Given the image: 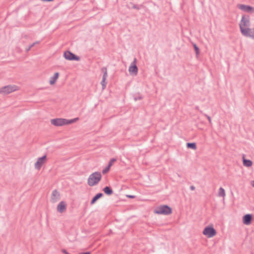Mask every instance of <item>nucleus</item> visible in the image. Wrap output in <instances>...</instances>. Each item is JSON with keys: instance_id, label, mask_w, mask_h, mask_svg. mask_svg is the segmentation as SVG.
Here are the masks:
<instances>
[{"instance_id": "29", "label": "nucleus", "mask_w": 254, "mask_h": 254, "mask_svg": "<svg viewBox=\"0 0 254 254\" xmlns=\"http://www.w3.org/2000/svg\"><path fill=\"white\" fill-rule=\"evenodd\" d=\"M31 48L29 46V47L26 48L25 49V51L26 52H28L31 50Z\"/></svg>"}, {"instance_id": "22", "label": "nucleus", "mask_w": 254, "mask_h": 254, "mask_svg": "<svg viewBox=\"0 0 254 254\" xmlns=\"http://www.w3.org/2000/svg\"><path fill=\"white\" fill-rule=\"evenodd\" d=\"M129 4H130L131 5V8H132L136 9H137V10L140 9L141 7L142 6V5H136V4L132 3V2H130L129 3Z\"/></svg>"}, {"instance_id": "11", "label": "nucleus", "mask_w": 254, "mask_h": 254, "mask_svg": "<svg viewBox=\"0 0 254 254\" xmlns=\"http://www.w3.org/2000/svg\"><path fill=\"white\" fill-rule=\"evenodd\" d=\"M240 30L241 33L244 36L252 38V29H251L249 27H245L241 28Z\"/></svg>"}, {"instance_id": "24", "label": "nucleus", "mask_w": 254, "mask_h": 254, "mask_svg": "<svg viewBox=\"0 0 254 254\" xmlns=\"http://www.w3.org/2000/svg\"><path fill=\"white\" fill-rule=\"evenodd\" d=\"M116 161V159H115V158H112V159L110 160V161H109V163H108V165L110 167H111L113 165V163H114V162H115Z\"/></svg>"}, {"instance_id": "14", "label": "nucleus", "mask_w": 254, "mask_h": 254, "mask_svg": "<svg viewBox=\"0 0 254 254\" xmlns=\"http://www.w3.org/2000/svg\"><path fill=\"white\" fill-rule=\"evenodd\" d=\"M102 71L103 72L104 74L102 77V80L101 81V84L102 85L103 89H104L106 85V83L105 80L108 76L107 75V70L106 67H103L102 68Z\"/></svg>"}, {"instance_id": "5", "label": "nucleus", "mask_w": 254, "mask_h": 254, "mask_svg": "<svg viewBox=\"0 0 254 254\" xmlns=\"http://www.w3.org/2000/svg\"><path fill=\"white\" fill-rule=\"evenodd\" d=\"M17 90V86L13 85H7L3 87L0 89V93L8 94Z\"/></svg>"}, {"instance_id": "31", "label": "nucleus", "mask_w": 254, "mask_h": 254, "mask_svg": "<svg viewBox=\"0 0 254 254\" xmlns=\"http://www.w3.org/2000/svg\"><path fill=\"white\" fill-rule=\"evenodd\" d=\"M252 38L254 39V28L252 29Z\"/></svg>"}, {"instance_id": "1", "label": "nucleus", "mask_w": 254, "mask_h": 254, "mask_svg": "<svg viewBox=\"0 0 254 254\" xmlns=\"http://www.w3.org/2000/svg\"><path fill=\"white\" fill-rule=\"evenodd\" d=\"M101 174L99 172H95L91 174L88 179V185L92 187L97 185L101 179Z\"/></svg>"}, {"instance_id": "16", "label": "nucleus", "mask_w": 254, "mask_h": 254, "mask_svg": "<svg viewBox=\"0 0 254 254\" xmlns=\"http://www.w3.org/2000/svg\"><path fill=\"white\" fill-rule=\"evenodd\" d=\"M103 195V194L101 192L98 193L96 194L92 199L90 204L93 205L94 204L96 201L99 199L100 198H101Z\"/></svg>"}, {"instance_id": "36", "label": "nucleus", "mask_w": 254, "mask_h": 254, "mask_svg": "<svg viewBox=\"0 0 254 254\" xmlns=\"http://www.w3.org/2000/svg\"><path fill=\"white\" fill-rule=\"evenodd\" d=\"M127 196L128 197H129V198H134V196H133V195H128Z\"/></svg>"}, {"instance_id": "33", "label": "nucleus", "mask_w": 254, "mask_h": 254, "mask_svg": "<svg viewBox=\"0 0 254 254\" xmlns=\"http://www.w3.org/2000/svg\"><path fill=\"white\" fill-rule=\"evenodd\" d=\"M251 186L254 188V181H252L251 182Z\"/></svg>"}, {"instance_id": "20", "label": "nucleus", "mask_w": 254, "mask_h": 254, "mask_svg": "<svg viewBox=\"0 0 254 254\" xmlns=\"http://www.w3.org/2000/svg\"><path fill=\"white\" fill-rule=\"evenodd\" d=\"M187 147L188 148H191L192 149L195 150L196 149V143L194 142H191V143H187Z\"/></svg>"}, {"instance_id": "18", "label": "nucleus", "mask_w": 254, "mask_h": 254, "mask_svg": "<svg viewBox=\"0 0 254 254\" xmlns=\"http://www.w3.org/2000/svg\"><path fill=\"white\" fill-rule=\"evenodd\" d=\"M104 192L107 195H111L113 193V191L111 187L106 186L103 189Z\"/></svg>"}, {"instance_id": "21", "label": "nucleus", "mask_w": 254, "mask_h": 254, "mask_svg": "<svg viewBox=\"0 0 254 254\" xmlns=\"http://www.w3.org/2000/svg\"><path fill=\"white\" fill-rule=\"evenodd\" d=\"M218 196L221 197H224L225 196V190L221 187L219 189Z\"/></svg>"}, {"instance_id": "13", "label": "nucleus", "mask_w": 254, "mask_h": 254, "mask_svg": "<svg viewBox=\"0 0 254 254\" xmlns=\"http://www.w3.org/2000/svg\"><path fill=\"white\" fill-rule=\"evenodd\" d=\"M252 220V215L250 214L245 215L243 217V222L245 225H249Z\"/></svg>"}, {"instance_id": "27", "label": "nucleus", "mask_w": 254, "mask_h": 254, "mask_svg": "<svg viewBox=\"0 0 254 254\" xmlns=\"http://www.w3.org/2000/svg\"><path fill=\"white\" fill-rule=\"evenodd\" d=\"M142 99V96L140 95H138L137 96H135L134 97V101H137L139 100H141Z\"/></svg>"}, {"instance_id": "2", "label": "nucleus", "mask_w": 254, "mask_h": 254, "mask_svg": "<svg viewBox=\"0 0 254 254\" xmlns=\"http://www.w3.org/2000/svg\"><path fill=\"white\" fill-rule=\"evenodd\" d=\"M171 208L167 205H160L154 210V213L158 214L168 215L172 213Z\"/></svg>"}, {"instance_id": "37", "label": "nucleus", "mask_w": 254, "mask_h": 254, "mask_svg": "<svg viewBox=\"0 0 254 254\" xmlns=\"http://www.w3.org/2000/svg\"><path fill=\"white\" fill-rule=\"evenodd\" d=\"M66 254H69L68 253H66Z\"/></svg>"}, {"instance_id": "17", "label": "nucleus", "mask_w": 254, "mask_h": 254, "mask_svg": "<svg viewBox=\"0 0 254 254\" xmlns=\"http://www.w3.org/2000/svg\"><path fill=\"white\" fill-rule=\"evenodd\" d=\"M59 76V73L58 72H56L54 76L51 77V79L50 80V83L51 85L54 84L57 79H58V77Z\"/></svg>"}, {"instance_id": "8", "label": "nucleus", "mask_w": 254, "mask_h": 254, "mask_svg": "<svg viewBox=\"0 0 254 254\" xmlns=\"http://www.w3.org/2000/svg\"><path fill=\"white\" fill-rule=\"evenodd\" d=\"M136 59L134 58L133 61L131 63L129 68L128 71L132 75H136L138 73V68L136 65Z\"/></svg>"}, {"instance_id": "28", "label": "nucleus", "mask_w": 254, "mask_h": 254, "mask_svg": "<svg viewBox=\"0 0 254 254\" xmlns=\"http://www.w3.org/2000/svg\"><path fill=\"white\" fill-rule=\"evenodd\" d=\"M204 115L207 118V119L208 120V121H209V124H211V118L210 116L207 115L206 114H204Z\"/></svg>"}, {"instance_id": "34", "label": "nucleus", "mask_w": 254, "mask_h": 254, "mask_svg": "<svg viewBox=\"0 0 254 254\" xmlns=\"http://www.w3.org/2000/svg\"><path fill=\"white\" fill-rule=\"evenodd\" d=\"M36 45L33 43L32 44H31L30 47L32 48H33L34 46H35Z\"/></svg>"}, {"instance_id": "15", "label": "nucleus", "mask_w": 254, "mask_h": 254, "mask_svg": "<svg viewBox=\"0 0 254 254\" xmlns=\"http://www.w3.org/2000/svg\"><path fill=\"white\" fill-rule=\"evenodd\" d=\"M66 210V204L64 201H61L57 206V211L63 213Z\"/></svg>"}, {"instance_id": "9", "label": "nucleus", "mask_w": 254, "mask_h": 254, "mask_svg": "<svg viewBox=\"0 0 254 254\" xmlns=\"http://www.w3.org/2000/svg\"><path fill=\"white\" fill-rule=\"evenodd\" d=\"M237 7L244 11L251 13L254 12V7L249 5H247L242 4H238L237 5Z\"/></svg>"}, {"instance_id": "12", "label": "nucleus", "mask_w": 254, "mask_h": 254, "mask_svg": "<svg viewBox=\"0 0 254 254\" xmlns=\"http://www.w3.org/2000/svg\"><path fill=\"white\" fill-rule=\"evenodd\" d=\"M60 199V194L57 190H55L52 191L51 201L55 203Z\"/></svg>"}, {"instance_id": "19", "label": "nucleus", "mask_w": 254, "mask_h": 254, "mask_svg": "<svg viewBox=\"0 0 254 254\" xmlns=\"http://www.w3.org/2000/svg\"><path fill=\"white\" fill-rule=\"evenodd\" d=\"M243 165L246 167H251L253 165V162L250 160H248L243 157Z\"/></svg>"}, {"instance_id": "35", "label": "nucleus", "mask_w": 254, "mask_h": 254, "mask_svg": "<svg viewBox=\"0 0 254 254\" xmlns=\"http://www.w3.org/2000/svg\"><path fill=\"white\" fill-rule=\"evenodd\" d=\"M35 45L39 44L40 43V41H36L34 43Z\"/></svg>"}, {"instance_id": "30", "label": "nucleus", "mask_w": 254, "mask_h": 254, "mask_svg": "<svg viewBox=\"0 0 254 254\" xmlns=\"http://www.w3.org/2000/svg\"><path fill=\"white\" fill-rule=\"evenodd\" d=\"M195 188L194 186H191L190 187V189L191 190H195Z\"/></svg>"}, {"instance_id": "4", "label": "nucleus", "mask_w": 254, "mask_h": 254, "mask_svg": "<svg viewBox=\"0 0 254 254\" xmlns=\"http://www.w3.org/2000/svg\"><path fill=\"white\" fill-rule=\"evenodd\" d=\"M51 123L52 125L56 127L63 126L67 124V120L62 118H57L52 119Z\"/></svg>"}, {"instance_id": "3", "label": "nucleus", "mask_w": 254, "mask_h": 254, "mask_svg": "<svg viewBox=\"0 0 254 254\" xmlns=\"http://www.w3.org/2000/svg\"><path fill=\"white\" fill-rule=\"evenodd\" d=\"M203 234L208 238H211L216 234V231L213 227L207 226L204 229Z\"/></svg>"}, {"instance_id": "25", "label": "nucleus", "mask_w": 254, "mask_h": 254, "mask_svg": "<svg viewBox=\"0 0 254 254\" xmlns=\"http://www.w3.org/2000/svg\"><path fill=\"white\" fill-rule=\"evenodd\" d=\"M78 120V118H75V119H71V120H67V124L69 125V124H71L72 123H73L75 121H77Z\"/></svg>"}, {"instance_id": "23", "label": "nucleus", "mask_w": 254, "mask_h": 254, "mask_svg": "<svg viewBox=\"0 0 254 254\" xmlns=\"http://www.w3.org/2000/svg\"><path fill=\"white\" fill-rule=\"evenodd\" d=\"M110 168L111 167L107 165V166L102 170V173L103 174H106L109 171Z\"/></svg>"}, {"instance_id": "7", "label": "nucleus", "mask_w": 254, "mask_h": 254, "mask_svg": "<svg viewBox=\"0 0 254 254\" xmlns=\"http://www.w3.org/2000/svg\"><path fill=\"white\" fill-rule=\"evenodd\" d=\"M64 56L66 60L69 61H78L80 60V58L78 56L68 51H65L64 53Z\"/></svg>"}, {"instance_id": "32", "label": "nucleus", "mask_w": 254, "mask_h": 254, "mask_svg": "<svg viewBox=\"0 0 254 254\" xmlns=\"http://www.w3.org/2000/svg\"><path fill=\"white\" fill-rule=\"evenodd\" d=\"M62 252L63 253H64L65 254H66V253H67L68 252L64 249H63L62 250Z\"/></svg>"}, {"instance_id": "6", "label": "nucleus", "mask_w": 254, "mask_h": 254, "mask_svg": "<svg viewBox=\"0 0 254 254\" xmlns=\"http://www.w3.org/2000/svg\"><path fill=\"white\" fill-rule=\"evenodd\" d=\"M240 28L249 27L250 26V19L249 15H243L239 24Z\"/></svg>"}, {"instance_id": "26", "label": "nucleus", "mask_w": 254, "mask_h": 254, "mask_svg": "<svg viewBox=\"0 0 254 254\" xmlns=\"http://www.w3.org/2000/svg\"><path fill=\"white\" fill-rule=\"evenodd\" d=\"M193 47H194L196 54L198 55L199 52V50L198 47L196 46V45L195 44H193Z\"/></svg>"}, {"instance_id": "10", "label": "nucleus", "mask_w": 254, "mask_h": 254, "mask_svg": "<svg viewBox=\"0 0 254 254\" xmlns=\"http://www.w3.org/2000/svg\"><path fill=\"white\" fill-rule=\"evenodd\" d=\"M46 158L47 156L46 155L39 158L37 162L35 163V168L38 170H39L41 168L43 164L45 162Z\"/></svg>"}]
</instances>
